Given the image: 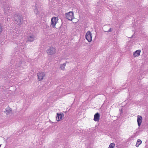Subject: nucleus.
Wrapping results in <instances>:
<instances>
[{
  "label": "nucleus",
  "instance_id": "393cba45",
  "mask_svg": "<svg viewBox=\"0 0 148 148\" xmlns=\"http://www.w3.org/2000/svg\"><path fill=\"white\" fill-rule=\"evenodd\" d=\"M1 145H0V147H1Z\"/></svg>",
  "mask_w": 148,
  "mask_h": 148
},
{
  "label": "nucleus",
  "instance_id": "aec40b11",
  "mask_svg": "<svg viewBox=\"0 0 148 148\" xmlns=\"http://www.w3.org/2000/svg\"><path fill=\"white\" fill-rule=\"evenodd\" d=\"M3 30V28L2 27L0 24V34L2 32Z\"/></svg>",
  "mask_w": 148,
  "mask_h": 148
},
{
  "label": "nucleus",
  "instance_id": "20e7f679",
  "mask_svg": "<svg viewBox=\"0 0 148 148\" xmlns=\"http://www.w3.org/2000/svg\"><path fill=\"white\" fill-rule=\"evenodd\" d=\"M12 10V8L7 5H5L3 7V10L5 14H8V13L10 12Z\"/></svg>",
  "mask_w": 148,
  "mask_h": 148
},
{
  "label": "nucleus",
  "instance_id": "b1692460",
  "mask_svg": "<svg viewBox=\"0 0 148 148\" xmlns=\"http://www.w3.org/2000/svg\"><path fill=\"white\" fill-rule=\"evenodd\" d=\"M7 21H8V18H7Z\"/></svg>",
  "mask_w": 148,
  "mask_h": 148
},
{
  "label": "nucleus",
  "instance_id": "dca6fc26",
  "mask_svg": "<svg viewBox=\"0 0 148 148\" xmlns=\"http://www.w3.org/2000/svg\"><path fill=\"white\" fill-rule=\"evenodd\" d=\"M11 112V109L10 108H7L5 111V112L7 114L10 113V112Z\"/></svg>",
  "mask_w": 148,
  "mask_h": 148
},
{
  "label": "nucleus",
  "instance_id": "a211bd4d",
  "mask_svg": "<svg viewBox=\"0 0 148 148\" xmlns=\"http://www.w3.org/2000/svg\"><path fill=\"white\" fill-rule=\"evenodd\" d=\"M66 65L65 63H64L60 65V67L61 69L64 70L65 69V67Z\"/></svg>",
  "mask_w": 148,
  "mask_h": 148
},
{
  "label": "nucleus",
  "instance_id": "6e6552de",
  "mask_svg": "<svg viewBox=\"0 0 148 148\" xmlns=\"http://www.w3.org/2000/svg\"><path fill=\"white\" fill-rule=\"evenodd\" d=\"M22 64V62H21L20 59L18 60V59H17L15 62V68L18 70L20 69V66H21Z\"/></svg>",
  "mask_w": 148,
  "mask_h": 148
},
{
  "label": "nucleus",
  "instance_id": "39448f33",
  "mask_svg": "<svg viewBox=\"0 0 148 148\" xmlns=\"http://www.w3.org/2000/svg\"><path fill=\"white\" fill-rule=\"evenodd\" d=\"M85 36L86 39L88 42H90L92 41V34L90 31H89L86 32V34Z\"/></svg>",
  "mask_w": 148,
  "mask_h": 148
},
{
  "label": "nucleus",
  "instance_id": "9d476101",
  "mask_svg": "<svg viewBox=\"0 0 148 148\" xmlns=\"http://www.w3.org/2000/svg\"><path fill=\"white\" fill-rule=\"evenodd\" d=\"M63 116V114L57 113V115L56 116V120L57 121H60Z\"/></svg>",
  "mask_w": 148,
  "mask_h": 148
},
{
  "label": "nucleus",
  "instance_id": "4be33fe9",
  "mask_svg": "<svg viewBox=\"0 0 148 148\" xmlns=\"http://www.w3.org/2000/svg\"><path fill=\"white\" fill-rule=\"evenodd\" d=\"M38 10L37 9H35L34 10V12L35 14H37L38 13Z\"/></svg>",
  "mask_w": 148,
  "mask_h": 148
},
{
  "label": "nucleus",
  "instance_id": "f8f14e48",
  "mask_svg": "<svg viewBox=\"0 0 148 148\" xmlns=\"http://www.w3.org/2000/svg\"><path fill=\"white\" fill-rule=\"evenodd\" d=\"M100 115L98 113H96L94 116V120L95 121H98L99 120Z\"/></svg>",
  "mask_w": 148,
  "mask_h": 148
},
{
  "label": "nucleus",
  "instance_id": "5701e85b",
  "mask_svg": "<svg viewBox=\"0 0 148 148\" xmlns=\"http://www.w3.org/2000/svg\"><path fill=\"white\" fill-rule=\"evenodd\" d=\"M25 2H23V4L24 5L25 4Z\"/></svg>",
  "mask_w": 148,
  "mask_h": 148
},
{
  "label": "nucleus",
  "instance_id": "f03ea898",
  "mask_svg": "<svg viewBox=\"0 0 148 148\" xmlns=\"http://www.w3.org/2000/svg\"><path fill=\"white\" fill-rule=\"evenodd\" d=\"M36 39V36L33 34H29L27 36V40L28 41L32 42Z\"/></svg>",
  "mask_w": 148,
  "mask_h": 148
},
{
  "label": "nucleus",
  "instance_id": "ddd939ff",
  "mask_svg": "<svg viewBox=\"0 0 148 148\" xmlns=\"http://www.w3.org/2000/svg\"><path fill=\"white\" fill-rule=\"evenodd\" d=\"M141 51L140 50H138L133 53L134 56L135 57H137L140 55Z\"/></svg>",
  "mask_w": 148,
  "mask_h": 148
},
{
  "label": "nucleus",
  "instance_id": "0eeeda50",
  "mask_svg": "<svg viewBox=\"0 0 148 148\" xmlns=\"http://www.w3.org/2000/svg\"><path fill=\"white\" fill-rule=\"evenodd\" d=\"M58 20L57 18L55 17H53L51 19V26L54 28L55 27V25L57 23Z\"/></svg>",
  "mask_w": 148,
  "mask_h": 148
},
{
  "label": "nucleus",
  "instance_id": "2eb2a0df",
  "mask_svg": "<svg viewBox=\"0 0 148 148\" xmlns=\"http://www.w3.org/2000/svg\"><path fill=\"white\" fill-rule=\"evenodd\" d=\"M141 143H142L141 140L139 139H138L137 141L136 144V146L137 147H138L140 145Z\"/></svg>",
  "mask_w": 148,
  "mask_h": 148
},
{
  "label": "nucleus",
  "instance_id": "1a4fd4ad",
  "mask_svg": "<svg viewBox=\"0 0 148 148\" xmlns=\"http://www.w3.org/2000/svg\"><path fill=\"white\" fill-rule=\"evenodd\" d=\"M37 75L38 80L40 81L43 79L45 75V74L44 73H38Z\"/></svg>",
  "mask_w": 148,
  "mask_h": 148
},
{
  "label": "nucleus",
  "instance_id": "7ed1b4c3",
  "mask_svg": "<svg viewBox=\"0 0 148 148\" xmlns=\"http://www.w3.org/2000/svg\"><path fill=\"white\" fill-rule=\"evenodd\" d=\"M66 18L69 20L72 21L74 18V14L72 12H70L65 14Z\"/></svg>",
  "mask_w": 148,
  "mask_h": 148
},
{
  "label": "nucleus",
  "instance_id": "423d86ee",
  "mask_svg": "<svg viewBox=\"0 0 148 148\" xmlns=\"http://www.w3.org/2000/svg\"><path fill=\"white\" fill-rule=\"evenodd\" d=\"M56 52V49L53 47H50L47 51V53L48 55H52Z\"/></svg>",
  "mask_w": 148,
  "mask_h": 148
},
{
  "label": "nucleus",
  "instance_id": "6ab92c4d",
  "mask_svg": "<svg viewBox=\"0 0 148 148\" xmlns=\"http://www.w3.org/2000/svg\"><path fill=\"white\" fill-rule=\"evenodd\" d=\"M25 47L24 45H20V47L19 48V51H22L23 49H24Z\"/></svg>",
  "mask_w": 148,
  "mask_h": 148
},
{
  "label": "nucleus",
  "instance_id": "9b49d317",
  "mask_svg": "<svg viewBox=\"0 0 148 148\" xmlns=\"http://www.w3.org/2000/svg\"><path fill=\"white\" fill-rule=\"evenodd\" d=\"M137 121L138 122V124L139 127L141 125L142 122V118L140 116L138 115L137 116Z\"/></svg>",
  "mask_w": 148,
  "mask_h": 148
},
{
  "label": "nucleus",
  "instance_id": "4468645a",
  "mask_svg": "<svg viewBox=\"0 0 148 148\" xmlns=\"http://www.w3.org/2000/svg\"><path fill=\"white\" fill-rule=\"evenodd\" d=\"M20 30L17 28H16L15 29H14L13 30L12 33L15 34L16 33L18 34L20 32Z\"/></svg>",
  "mask_w": 148,
  "mask_h": 148
},
{
  "label": "nucleus",
  "instance_id": "f3484780",
  "mask_svg": "<svg viewBox=\"0 0 148 148\" xmlns=\"http://www.w3.org/2000/svg\"><path fill=\"white\" fill-rule=\"evenodd\" d=\"M115 145L114 143H112L110 144L109 147L108 148H114Z\"/></svg>",
  "mask_w": 148,
  "mask_h": 148
},
{
  "label": "nucleus",
  "instance_id": "f257e3e1",
  "mask_svg": "<svg viewBox=\"0 0 148 148\" xmlns=\"http://www.w3.org/2000/svg\"><path fill=\"white\" fill-rule=\"evenodd\" d=\"M15 20L14 23L17 24L19 26L21 25L23 22V19L21 17L18 15L16 17H15Z\"/></svg>",
  "mask_w": 148,
  "mask_h": 148
},
{
  "label": "nucleus",
  "instance_id": "412c9836",
  "mask_svg": "<svg viewBox=\"0 0 148 148\" xmlns=\"http://www.w3.org/2000/svg\"><path fill=\"white\" fill-rule=\"evenodd\" d=\"M112 28H110L108 30L107 32H111L112 31Z\"/></svg>",
  "mask_w": 148,
  "mask_h": 148
}]
</instances>
